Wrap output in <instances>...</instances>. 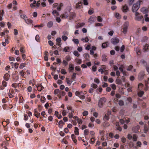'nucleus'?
I'll return each mask as SVG.
<instances>
[{"label":"nucleus","instance_id":"f8f14e48","mask_svg":"<svg viewBox=\"0 0 149 149\" xmlns=\"http://www.w3.org/2000/svg\"><path fill=\"white\" fill-rule=\"evenodd\" d=\"M135 50L137 55H140L141 54V51L139 47H136L135 48Z\"/></svg>","mask_w":149,"mask_h":149},{"label":"nucleus","instance_id":"a19ab883","mask_svg":"<svg viewBox=\"0 0 149 149\" xmlns=\"http://www.w3.org/2000/svg\"><path fill=\"white\" fill-rule=\"evenodd\" d=\"M46 99L44 96H41V97L40 101L41 102L44 103L45 102Z\"/></svg>","mask_w":149,"mask_h":149},{"label":"nucleus","instance_id":"dca6fc26","mask_svg":"<svg viewBox=\"0 0 149 149\" xmlns=\"http://www.w3.org/2000/svg\"><path fill=\"white\" fill-rule=\"evenodd\" d=\"M149 47V44H146V45L143 46V49L144 51H146L148 49V47Z\"/></svg>","mask_w":149,"mask_h":149},{"label":"nucleus","instance_id":"13d9d810","mask_svg":"<svg viewBox=\"0 0 149 149\" xmlns=\"http://www.w3.org/2000/svg\"><path fill=\"white\" fill-rule=\"evenodd\" d=\"M60 91L58 89H56L54 90V93L55 95L58 94L59 93Z\"/></svg>","mask_w":149,"mask_h":149},{"label":"nucleus","instance_id":"774afa93","mask_svg":"<svg viewBox=\"0 0 149 149\" xmlns=\"http://www.w3.org/2000/svg\"><path fill=\"white\" fill-rule=\"evenodd\" d=\"M142 30L144 31H146L147 30V27L146 26H143L142 28Z\"/></svg>","mask_w":149,"mask_h":149},{"label":"nucleus","instance_id":"cd10ccee","mask_svg":"<svg viewBox=\"0 0 149 149\" xmlns=\"http://www.w3.org/2000/svg\"><path fill=\"white\" fill-rule=\"evenodd\" d=\"M66 80L67 82V83L69 86H70L72 81H71L69 80V78H66Z\"/></svg>","mask_w":149,"mask_h":149},{"label":"nucleus","instance_id":"f03ea898","mask_svg":"<svg viewBox=\"0 0 149 149\" xmlns=\"http://www.w3.org/2000/svg\"><path fill=\"white\" fill-rule=\"evenodd\" d=\"M135 16L134 19L136 21H140L143 18V16L142 15L137 12H135Z\"/></svg>","mask_w":149,"mask_h":149},{"label":"nucleus","instance_id":"0eeeda50","mask_svg":"<svg viewBox=\"0 0 149 149\" xmlns=\"http://www.w3.org/2000/svg\"><path fill=\"white\" fill-rule=\"evenodd\" d=\"M145 75V74L144 72L141 71L139 74L138 77L139 79V80H141L143 78L144 76Z\"/></svg>","mask_w":149,"mask_h":149},{"label":"nucleus","instance_id":"338daca9","mask_svg":"<svg viewBox=\"0 0 149 149\" xmlns=\"http://www.w3.org/2000/svg\"><path fill=\"white\" fill-rule=\"evenodd\" d=\"M88 126L90 128H92L94 127V124L91 123H89Z\"/></svg>","mask_w":149,"mask_h":149},{"label":"nucleus","instance_id":"bb28decb","mask_svg":"<svg viewBox=\"0 0 149 149\" xmlns=\"http://www.w3.org/2000/svg\"><path fill=\"white\" fill-rule=\"evenodd\" d=\"M102 60L103 61H106L107 60V57L105 55L103 54L102 56Z\"/></svg>","mask_w":149,"mask_h":149},{"label":"nucleus","instance_id":"09e8293b","mask_svg":"<svg viewBox=\"0 0 149 149\" xmlns=\"http://www.w3.org/2000/svg\"><path fill=\"white\" fill-rule=\"evenodd\" d=\"M115 16L116 18L118 19H120L121 17L120 15L118 13H116L115 14Z\"/></svg>","mask_w":149,"mask_h":149},{"label":"nucleus","instance_id":"bf43d9fd","mask_svg":"<svg viewBox=\"0 0 149 149\" xmlns=\"http://www.w3.org/2000/svg\"><path fill=\"white\" fill-rule=\"evenodd\" d=\"M106 113L104 116V119L107 120H108L109 118V116Z\"/></svg>","mask_w":149,"mask_h":149},{"label":"nucleus","instance_id":"ddd939ff","mask_svg":"<svg viewBox=\"0 0 149 149\" xmlns=\"http://www.w3.org/2000/svg\"><path fill=\"white\" fill-rule=\"evenodd\" d=\"M68 113L69 114L68 116L69 118H71L73 116V113H75V111L74 110V112H73L72 111H68Z\"/></svg>","mask_w":149,"mask_h":149},{"label":"nucleus","instance_id":"f3484780","mask_svg":"<svg viewBox=\"0 0 149 149\" xmlns=\"http://www.w3.org/2000/svg\"><path fill=\"white\" fill-rule=\"evenodd\" d=\"M69 72H72V70H73L74 66L73 64H70L69 65Z\"/></svg>","mask_w":149,"mask_h":149},{"label":"nucleus","instance_id":"c9c22d12","mask_svg":"<svg viewBox=\"0 0 149 149\" xmlns=\"http://www.w3.org/2000/svg\"><path fill=\"white\" fill-rule=\"evenodd\" d=\"M75 61L77 63L79 64H81L82 62L81 60L80 59L76 58Z\"/></svg>","mask_w":149,"mask_h":149},{"label":"nucleus","instance_id":"052dcab7","mask_svg":"<svg viewBox=\"0 0 149 149\" xmlns=\"http://www.w3.org/2000/svg\"><path fill=\"white\" fill-rule=\"evenodd\" d=\"M82 114L83 116H87L88 115V111H85L83 112Z\"/></svg>","mask_w":149,"mask_h":149},{"label":"nucleus","instance_id":"c03bdc74","mask_svg":"<svg viewBox=\"0 0 149 149\" xmlns=\"http://www.w3.org/2000/svg\"><path fill=\"white\" fill-rule=\"evenodd\" d=\"M61 38L64 41H65L68 38V37L65 35L62 36Z\"/></svg>","mask_w":149,"mask_h":149},{"label":"nucleus","instance_id":"f704fd0d","mask_svg":"<svg viewBox=\"0 0 149 149\" xmlns=\"http://www.w3.org/2000/svg\"><path fill=\"white\" fill-rule=\"evenodd\" d=\"M53 25V22L52 21H50L48 22L47 24L48 27L49 28L51 27Z\"/></svg>","mask_w":149,"mask_h":149},{"label":"nucleus","instance_id":"e433bc0d","mask_svg":"<svg viewBox=\"0 0 149 149\" xmlns=\"http://www.w3.org/2000/svg\"><path fill=\"white\" fill-rule=\"evenodd\" d=\"M148 37L146 36H144L143 37L142 39V41L143 42H146V41L148 40Z\"/></svg>","mask_w":149,"mask_h":149},{"label":"nucleus","instance_id":"a878e982","mask_svg":"<svg viewBox=\"0 0 149 149\" xmlns=\"http://www.w3.org/2000/svg\"><path fill=\"white\" fill-rule=\"evenodd\" d=\"M75 120L77 121L78 123L80 124H81L82 123V121L81 119H79L77 117H74Z\"/></svg>","mask_w":149,"mask_h":149},{"label":"nucleus","instance_id":"393cba45","mask_svg":"<svg viewBox=\"0 0 149 149\" xmlns=\"http://www.w3.org/2000/svg\"><path fill=\"white\" fill-rule=\"evenodd\" d=\"M84 133L85 136V138H86V139L87 138L86 136L89 133V130L88 129L85 130L84 131Z\"/></svg>","mask_w":149,"mask_h":149},{"label":"nucleus","instance_id":"4d7b16f0","mask_svg":"<svg viewBox=\"0 0 149 149\" xmlns=\"http://www.w3.org/2000/svg\"><path fill=\"white\" fill-rule=\"evenodd\" d=\"M61 72L62 74H66L67 73L66 71L64 69H61Z\"/></svg>","mask_w":149,"mask_h":149},{"label":"nucleus","instance_id":"9b49d317","mask_svg":"<svg viewBox=\"0 0 149 149\" xmlns=\"http://www.w3.org/2000/svg\"><path fill=\"white\" fill-rule=\"evenodd\" d=\"M25 22L28 24H32L33 22V21L30 19H25Z\"/></svg>","mask_w":149,"mask_h":149},{"label":"nucleus","instance_id":"20e7f679","mask_svg":"<svg viewBox=\"0 0 149 149\" xmlns=\"http://www.w3.org/2000/svg\"><path fill=\"white\" fill-rule=\"evenodd\" d=\"M129 24L127 22H125L123 26L122 32L126 34L127 32V29Z\"/></svg>","mask_w":149,"mask_h":149},{"label":"nucleus","instance_id":"69168bd1","mask_svg":"<svg viewBox=\"0 0 149 149\" xmlns=\"http://www.w3.org/2000/svg\"><path fill=\"white\" fill-rule=\"evenodd\" d=\"M94 81L97 84H99L100 83L99 79L97 78H95L94 79Z\"/></svg>","mask_w":149,"mask_h":149},{"label":"nucleus","instance_id":"4c0bfd02","mask_svg":"<svg viewBox=\"0 0 149 149\" xmlns=\"http://www.w3.org/2000/svg\"><path fill=\"white\" fill-rule=\"evenodd\" d=\"M139 91V92L138 93V95L139 97H141L143 94L144 92L143 91H141V90Z\"/></svg>","mask_w":149,"mask_h":149},{"label":"nucleus","instance_id":"7c9ffc66","mask_svg":"<svg viewBox=\"0 0 149 149\" xmlns=\"http://www.w3.org/2000/svg\"><path fill=\"white\" fill-rule=\"evenodd\" d=\"M82 3L80 2L77 3L76 4V8H81Z\"/></svg>","mask_w":149,"mask_h":149},{"label":"nucleus","instance_id":"4be33fe9","mask_svg":"<svg viewBox=\"0 0 149 149\" xmlns=\"http://www.w3.org/2000/svg\"><path fill=\"white\" fill-rule=\"evenodd\" d=\"M83 56L84 58L86 60H88L90 58V56L87 53H85L83 55Z\"/></svg>","mask_w":149,"mask_h":149},{"label":"nucleus","instance_id":"5701e85b","mask_svg":"<svg viewBox=\"0 0 149 149\" xmlns=\"http://www.w3.org/2000/svg\"><path fill=\"white\" fill-rule=\"evenodd\" d=\"M148 127L146 124L145 125L144 127V132L145 133H146L148 130Z\"/></svg>","mask_w":149,"mask_h":149},{"label":"nucleus","instance_id":"8fccbe9b","mask_svg":"<svg viewBox=\"0 0 149 149\" xmlns=\"http://www.w3.org/2000/svg\"><path fill=\"white\" fill-rule=\"evenodd\" d=\"M133 140L134 141H136L137 140V137L136 134L133 135Z\"/></svg>","mask_w":149,"mask_h":149},{"label":"nucleus","instance_id":"1a4fd4ad","mask_svg":"<svg viewBox=\"0 0 149 149\" xmlns=\"http://www.w3.org/2000/svg\"><path fill=\"white\" fill-rule=\"evenodd\" d=\"M140 126L139 125H137L135 127H133L132 128V131L134 132H138V130L140 128Z\"/></svg>","mask_w":149,"mask_h":149},{"label":"nucleus","instance_id":"79ce46f5","mask_svg":"<svg viewBox=\"0 0 149 149\" xmlns=\"http://www.w3.org/2000/svg\"><path fill=\"white\" fill-rule=\"evenodd\" d=\"M63 51L65 52H68L69 51V48L68 47H65L63 49Z\"/></svg>","mask_w":149,"mask_h":149},{"label":"nucleus","instance_id":"2f4dec72","mask_svg":"<svg viewBox=\"0 0 149 149\" xmlns=\"http://www.w3.org/2000/svg\"><path fill=\"white\" fill-rule=\"evenodd\" d=\"M85 25L84 23H79L76 26V28H77L79 27H82Z\"/></svg>","mask_w":149,"mask_h":149},{"label":"nucleus","instance_id":"6e6552de","mask_svg":"<svg viewBox=\"0 0 149 149\" xmlns=\"http://www.w3.org/2000/svg\"><path fill=\"white\" fill-rule=\"evenodd\" d=\"M7 86V83L6 81H3L2 82V85L0 86V88L1 89H3Z\"/></svg>","mask_w":149,"mask_h":149},{"label":"nucleus","instance_id":"680f3d73","mask_svg":"<svg viewBox=\"0 0 149 149\" xmlns=\"http://www.w3.org/2000/svg\"><path fill=\"white\" fill-rule=\"evenodd\" d=\"M127 138L129 139V140H131L132 139V136L130 134H128L127 135Z\"/></svg>","mask_w":149,"mask_h":149},{"label":"nucleus","instance_id":"f257e3e1","mask_svg":"<svg viewBox=\"0 0 149 149\" xmlns=\"http://www.w3.org/2000/svg\"><path fill=\"white\" fill-rule=\"evenodd\" d=\"M142 1L141 0H139L136 3L134 4L132 8V10L133 12H135L139 9L140 3Z\"/></svg>","mask_w":149,"mask_h":149},{"label":"nucleus","instance_id":"7ed1b4c3","mask_svg":"<svg viewBox=\"0 0 149 149\" xmlns=\"http://www.w3.org/2000/svg\"><path fill=\"white\" fill-rule=\"evenodd\" d=\"M106 101V99L104 97L101 98L100 99L98 103V106L100 107H102Z\"/></svg>","mask_w":149,"mask_h":149},{"label":"nucleus","instance_id":"58836bf2","mask_svg":"<svg viewBox=\"0 0 149 149\" xmlns=\"http://www.w3.org/2000/svg\"><path fill=\"white\" fill-rule=\"evenodd\" d=\"M95 137H94L93 136L90 139L91 143L92 144H93L95 142Z\"/></svg>","mask_w":149,"mask_h":149},{"label":"nucleus","instance_id":"c85d7f7f","mask_svg":"<svg viewBox=\"0 0 149 149\" xmlns=\"http://www.w3.org/2000/svg\"><path fill=\"white\" fill-rule=\"evenodd\" d=\"M81 40L83 41L84 42H88V40L89 39L88 37H86L85 38H82L81 39Z\"/></svg>","mask_w":149,"mask_h":149},{"label":"nucleus","instance_id":"423d86ee","mask_svg":"<svg viewBox=\"0 0 149 149\" xmlns=\"http://www.w3.org/2000/svg\"><path fill=\"white\" fill-rule=\"evenodd\" d=\"M111 41L113 44L116 45L119 42V40L117 38H113L111 39Z\"/></svg>","mask_w":149,"mask_h":149},{"label":"nucleus","instance_id":"aec40b11","mask_svg":"<svg viewBox=\"0 0 149 149\" xmlns=\"http://www.w3.org/2000/svg\"><path fill=\"white\" fill-rule=\"evenodd\" d=\"M83 94V93L82 91L80 92L79 91H77L75 92V95H76L79 97L81 95H82Z\"/></svg>","mask_w":149,"mask_h":149},{"label":"nucleus","instance_id":"6ab92c4d","mask_svg":"<svg viewBox=\"0 0 149 149\" xmlns=\"http://www.w3.org/2000/svg\"><path fill=\"white\" fill-rule=\"evenodd\" d=\"M37 89L39 91H41L42 89L44 88V87L40 84H39L37 86Z\"/></svg>","mask_w":149,"mask_h":149},{"label":"nucleus","instance_id":"2eb2a0df","mask_svg":"<svg viewBox=\"0 0 149 149\" xmlns=\"http://www.w3.org/2000/svg\"><path fill=\"white\" fill-rule=\"evenodd\" d=\"M68 15L66 13H65L64 14H63L61 16V18L63 19H64L66 18L67 17H68Z\"/></svg>","mask_w":149,"mask_h":149},{"label":"nucleus","instance_id":"c756f323","mask_svg":"<svg viewBox=\"0 0 149 149\" xmlns=\"http://www.w3.org/2000/svg\"><path fill=\"white\" fill-rule=\"evenodd\" d=\"M74 133L76 135H79V129L77 127H75Z\"/></svg>","mask_w":149,"mask_h":149},{"label":"nucleus","instance_id":"9d476101","mask_svg":"<svg viewBox=\"0 0 149 149\" xmlns=\"http://www.w3.org/2000/svg\"><path fill=\"white\" fill-rule=\"evenodd\" d=\"M141 11L144 14H146L148 12L147 8L146 7H143L141 9Z\"/></svg>","mask_w":149,"mask_h":149},{"label":"nucleus","instance_id":"72a5a7b5","mask_svg":"<svg viewBox=\"0 0 149 149\" xmlns=\"http://www.w3.org/2000/svg\"><path fill=\"white\" fill-rule=\"evenodd\" d=\"M58 6V5L57 3L54 4L53 5V6L54 7H56V6H57V10L59 11H60L61 9V8L60 7Z\"/></svg>","mask_w":149,"mask_h":149},{"label":"nucleus","instance_id":"a18cd8bd","mask_svg":"<svg viewBox=\"0 0 149 149\" xmlns=\"http://www.w3.org/2000/svg\"><path fill=\"white\" fill-rule=\"evenodd\" d=\"M72 40L76 44H77L79 43V40L78 39H73Z\"/></svg>","mask_w":149,"mask_h":149},{"label":"nucleus","instance_id":"b1692460","mask_svg":"<svg viewBox=\"0 0 149 149\" xmlns=\"http://www.w3.org/2000/svg\"><path fill=\"white\" fill-rule=\"evenodd\" d=\"M52 13L54 16H57L59 15V13L56 10H54L53 11Z\"/></svg>","mask_w":149,"mask_h":149},{"label":"nucleus","instance_id":"a211bd4d","mask_svg":"<svg viewBox=\"0 0 149 149\" xmlns=\"http://www.w3.org/2000/svg\"><path fill=\"white\" fill-rule=\"evenodd\" d=\"M143 85L141 83H140L139 84L138 86V90L139 91H140L143 89Z\"/></svg>","mask_w":149,"mask_h":149},{"label":"nucleus","instance_id":"ea45409f","mask_svg":"<svg viewBox=\"0 0 149 149\" xmlns=\"http://www.w3.org/2000/svg\"><path fill=\"white\" fill-rule=\"evenodd\" d=\"M116 84H122V81H121L119 79H117L116 80Z\"/></svg>","mask_w":149,"mask_h":149},{"label":"nucleus","instance_id":"0e129e2a","mask_svg":"<svg viewBox=\"0 0 149 149\" xmlns=\"http://www.w3.org/2000/svg\"><path fill=\"white\" fill-rule=\"evenodd\" d=\"M76 74L75 73H73L72 75V79L73 80H74L76 77Z\"/></svg>","mask_w":149,"mask_h":149},{"label":"nucleus","instance_id":"37998d69","mask_svg":"<svg viewBox=\"0 0 149 149\" xmlns=\"http://www.w3.org/2000/svg\"><path fill=\"white\" fill-rule=\"evenodd\" d=\"M35 39L38 42H39L40 41V38L39 37V36L38 35H36V37H35Z\"/></svg>","mask_w":149,"mask_h":149},{"label":"nucleus","instance_id":"864d4df0","mask_svg":"<svg viewBox=\"0 0 149 149\" xmlns=\"http://www.w3.org/2000/svg\"><path fill=\"white\" fill-rule=\"evenodd\" d=\"M73 54L75 56L77 57L79 55L78 52L77 51H74L73 52Z\"/></svg>","mask_w":149,"mask_h":149},{"label":"nucleus","instance_id":"5fc2aeb1","mask_svg":"<svg viewBox=\"0 0 149 149\" xmlns=\"http://www.w3.org/2000/svg\"><path fill=\"white\" fill-rule=\"evenodd\" d=\"M25 64L24 63H22L20 64L19 66V68L20 69H22L25 66Z\"/></svg>","mask_w":149,"mask_h":149},{"label":"nucleus","instance_id":"3c124183","mask_svg":"<svg viewBox=\"0 0 149 149\" xmlns=\"http://www.w3.org/2000/svg\"><path fill=\"white\" fill-rule=\"evenodd\" d=\"M34 26L35 28H39L40 27H43V24H41L40 25H34Z\"/></svg>","mask_w":149,"mask_h":149},{"label":"nucleus","instance_id":"473e14b6","mask_svg":"<svg viewBox=\"0 0 149 149\" xmlns=\"http://www.w3.org/2000/svg\"><path fill=\"white\" fill-rule=\"evenodd\" d=\"M148 15L147 14H146L144 16L145 19L146 21H149V17H148Z\"/></svg>","mask_w":149,"mask_h":149},{"label":"nucleus","instance_id":"49530a36","mask_svg":"<svg viewBox=\"0 0 149 149\" xmlns=\"http://www.w3.org/2000/svg\"><path fill=\"white\" fill-rule=\"evenodd\" d=\"M91 87H92L95 89L97 88V85L95 84H92L91 85Z\"/></svg>","mask_w":149,"mask_h":149},{"label":"nucleus","instance_id":"412c9836","mask_svg":"<svg viewBox=\"0 0 149 149\" xmlns=\"http://www.w3.org/2000/svg\"><path fill=\"white\" fill-rule=\"evenodd\" d=\"M116 128L117 130H119V131H121L122 130L121 128L119 126V123H116Z\"/></svg>","mask_w":149,"mask_h":149},{"label":"nucleus","instance_id":"de8ad7c7","mask_svg":"<svg viewBox=\"0 0 149 149\" xmlns=\"http://www.w3.org/2000/svg\"><path fill=\"white\" fill-rule=\"evenodd\" d=\"M107 42L104 43L102 44V47L103 48H105L107 47Z\"/></svg>","mask_w":149,"mask_h":149},{"label":"nucleus","instance_id":"4468645a","mask_svg":"<svg viewBox=\"0 0 149 149\" xmlns=\"http://www.w3.org/2000/svg\"><path fill=\"white\" fill-rule=\"evenodd\" d=\"M10 77V75L8 73H6L4 75V79L5 80L8 81V80Z\"/></svg>","mask_w":149,"mask_h":149},{"label":"nucleus","instance_id":"603ef678","mask_svg":"<svg viewBox=\"0 0 149 149\" xmlns=\"http://www.w3.org/2000/svg\"><path fill=\"white\" fill-rule=\"evenodd\" d=\"M121 141L123 143H125V142L126 141V139L124 137H122L121 138Z\"/></svg>","mask_w":149,"mask_h":149},{"label":"nucleus","instance_id":"39448f33","mask_svg":"<svg viewBox=\"0 0 149 149\" xmlns=\"http://www.w3.org/2000/svg\"><path fill=\"white\" fill-rule=\"evenodd\" d=\"M121 9L122 11L124 13L127 12L129 10L127 6L126 5L123 6Z\"/></svg>","mask_w":149,"mask_h":149},{"label":"nucleus","instance_id":"6e6d98bb","mask_svg":"<svg viewBox=\"0 0 149 149\" xmlns=\"http://www.w3.org/2000/svg\"><path fill=\"white\" fill-rule=\"evenodd\" d=\"M67 109L68 110V111H72L73 112H74V110L73 109L72 107L70 106H68L67 107Z\"/></svg>","mask_w":149,"mask_h":149},{"label":"nucleus","instance_id":"e2e57ef3","mask_svg":"<svg viewBox=\"0 0 149 149\" xmlns=\"http://www.w3.org/2000/svg\"><path fill=\"white\" fill-rule=\"evenodd\" d=\"M111 87L113 90H115L116 88V86L114 84H112L111 85Z\"/></svg>","mask_w":149,"mask_h":149}]
</instances>
